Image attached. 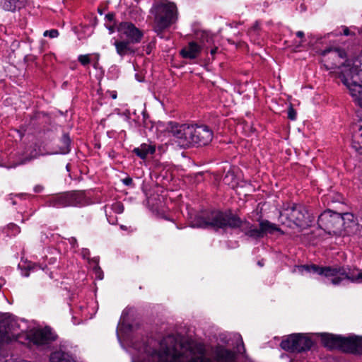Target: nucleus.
Returning a JSON list of instances; mask_svg holds the SVG:
<instances>
[{
	"label": "nucleus",
	"instance_id": "c9c22d12",
	"mask_svg": "<svg viewBox=\"0 0 362 362\" xmlns=\"http://www.w3.org/2000/svg\"><path fill=\"white\" fill-rule=\"evenodd\" d=\"M115 18V13L113 12H110L105 15V19L110 23L112 22L113 23H115V22H116Z\"/></svg>",
	"mask_w": 362,
	"mask_h": 362
},
{
	"label": "nucleus",
	"instance_id": "20e7f679",
	"mask_svg": "<svg viewBox=\"0 0 362 362\" xmlns=\"http://www.w3.org/2000/svg\"><path fill=\"white\" fill-rule=\"evenodd\" d=\"M153 30L157 36L164 38V32L177 20V7L173 3H159L154 7Z\"/></svg>",
	"mask_w": 362,
	"mask_h": 362
},
{
	"label": "nucleus",
	"instance_id": "2eb2a0df",
	"mask_svg": "<svg viewBox=\"0 0 362 362\" xmlns=\"http://www.w3.org/2000/svg\"><path fill=\"white\" fill-rule=\"evenodd\" d=\"M57 338L58 335L49 326L31 331L26 337L30 343L37 347L49 346L55 341Z\"/></svg>",
	"mask_w": 362,
	"mask_h": 362
},
{
	"label": "nucleus",
	"instance_id": "c756f323",
	"mask_svg": "<svg viewBox=\"0 0 362 362\" xmlns=\"http://www.w3.org/2000/svg\"><path fill=\"white\" fill-rule=\"evenodd\" d=\"M124 209V205L122 204V203H121L119 202H115V204H112V210L116 214H119L123 213Z\"/></svg>",
	"mask_w": 362,
	"mask_h": 362
},
{
	"label": "nucleus",
	"instance_id": "9d476101",
	"mask_svg": "<svg viewBox=\"0 0 362 362\" xmlns=\"http://www.w3.org/2000/svg\"><path fill=\"white\" fill-rule=\"evenodd\" d=\"M201 354V356H192L187 362H211L210 358L204 356V350ZM151 357H156L158 362H182L181 358L184 357V353L178 350L175 345L166 346L160 350H154Z\"/></svg>",
	"mask_w": 362,
	"mask_h": 362
},
{
	"label": "nucleus",
	"instance_id": "72a5a7b5",
	"mask_svg": "<svg viewBox=\"0 0 362 362\" xmlns=\"http://www.w3.org/2000/svg\"><path fill=\"white\" fill-rule=\"evenodd\" d=\"M354 100L358 104L359 106L362 107V90L356 95H351Z\"/></svg>",
	"mask_w": 362,
	"mask_h": 362
},
{
	"label": "nucleus",
	"instance_id": "7ed1b4c3",
	"mask_svg": "<svg viewBox=\"0 0 362 362\" xmlns=\"http://www.w3.org/2000/svg\"><path fill=\"white\" fill-rule=\"evenodd\" d=\"M240 221L236 218V214L230 210L226 211H211L203 216H197L194 225L198 228L218 229H237Z\"/></svg>",
	"mask_w": 362,
	"mask_h": 362
},
{
	"label": "nucleus",
	"instance_id": "bb28decb",
	"mask_svg": "<svg viewBox=\"0 0 362 362\" xmlns=\"http://www.w3.org/2000/svg\"><path fill=\"white\" fill-rule=\"evenodd\" d=\"M78 61L81 65L86 66L90 63V58L89 54H81L78 57Z\"/></svg>",
	"mask_w": 362,
	"mask_h": 362
},
{
	"label": "nucleus",
	"instance_id": "f8f14e48",
	"mask_svg": "<svg viewBox=\"0 0 362 362\" xmlns=\"http://www.w3.org/2000/svg\"><path fill=\"white\" fill-rule=\"evenodd\" d=\"M354 267L349 265L323 266L321 276L330 280L332 284L338 286L346 279L354 283Z\"/></svg>",
	"mask_w": 362,
	"mask_h": 362
},
{
	"label": "nucleus",
	"instance_id": "e433bc0d",
	"mask_svg": "<svg viewBox=\"0 0 362 362\" xmlns=\"http://www.w3.org/2000/svg\"><path fill=\"white\" fill-rule=\"evenodd\" d=\"M9 228L13 230L14 235L18 234L21 232L20 227L14 223L10 224Z\"/></svg>",
	"mask_w": 362,
	"mask_h": 362
},
{
	"label": "nucleus",
	"instance_id": "39448f33",
	"mask_svg": "<svg viewBox=\"0 0 362 362\" xmlns=\"http://www.w3.org/2000/svg\"><path fill=\"white\" fill-rule=\"evenodd\" d=\"M336 74L337 78L347 87L351 95L362 91L361 61H355L352 66L343 64V69Z\"/></svg>",
	"mask_w": 362,
	"mask_h": 362
},
{
	"label": "nucleus",
	"instance_id": "2f4dec72",
	"mask_svg": "<svg viewBox=\"0 0 362 362\" xmlns=\"http://www.w3.org/2000/svg\"><path fill=\"white\" fill-rule=\"evenodd\" d=\"M354 282H362V272L354 267Z\"/></svg>",
	"mask_w": 362,
	"mask_h": 362
},
{
	"label": "nucleus",
	"instance_id": "dca6fc26",
	"mask_svg": "<svg viewBox=\"0 0 362 362\" xmlns=\"http://www.w3.org/2000/svg\"><path fill=\"white\" fill-rule=\"evenodd\" d=\"M49 362H77V361L76 356L66 351L65 345L61 343L59 349L51 353Z\"/></svg>",
	"mask_w": 362,
	"mask_h": 362
},
{
	"label": "nucleus",
	"instance_id": "473e14b6",
	"mask_svg": "<svg viewBox=\"0 0 362 362\" xmlns=\"http://www.w3.org/2000/svg\"><path fill=\"white\" fill-rule=\"evenodd\" d=\"M121 181L123 183V185H124L125 186L130 187L132 188L135 187V185L133 182V180L129 176H127V177L122 179Z\"/></svg>",
	"mask_w": 362,
	"mask_h": 362
},
{
	"label": "nucleus",
	"instance_id": "cd10ccee",
	"mask_svg": "<svg viewBox=\"0 0 362 362\" xmlns=\"http://www.w3.org/2000/svg\"><path fill=\"white\" fill-rule=\"evenodd\" d=\"M356 127L358 128V130L355 131L354 134V138L356 139H361L362 138V119H360L356 124Z\"/></svg>",
	"mask_w": 362,
	"mask_h": 362
},
{
	"label": "nucleus",
	"instance_id": "6ab92c4d",
	"mask_svg": "<svg viewBox=\"0 0 362 362\" xmlns=\"http://www.w3.org/2000/svg\"><path fill=\"white\" fill-rule=\"evenodd\" d=\"M155 152V146L146 143L141 144L139 147L132 150V153L142 160H146L148 155H153Z\"/></svg>",
	"mask_w": 362,
	"mask_h": 362
},
{
	"label": "nucleus",
	"instance_id": "b1692460",
	"mask_svg": "<svg viewBox=\"0 0 362 362\" xmlns=\"http://www.w3.org/2000/svg\"><path fill=\"white\" fill-rule=\"evenodd\" d=\"M301 267L308 272L317 274L321 276L323 266L311 264L302 265Z\"/></svg>",
	"mask_w": 362,
	"mask_h": 362
},
{
	"label": "nucleus",
	"instance_id": "423d86ee",
	"mask_svg": "<svg viewBox=\"0 0 362 362\" xmlns=\"http://www.w3.org/2000/svg\"><path fill=\"white\" fill-rule=\"evenodd\" d=\"M86 204V197L83 191L71 190L49 197L46 204L50 207H82Z\"/></svg>",
	"mask_w": 362,
	"mask_h": 362
},
{
	"label": "nucleus",
	"instance_id": "9b49d317",
	"mask_svg": "<svg viewBox=\"0 0 362 362\" xmlns=\"http://www.w3.org/2000/svg\"><path fill=\"white\" fill-rule=\"evenodd\" d=\"M313 344V339L307 334L294 333L284 339L280 346L290 353H302L310 350Z\"/></svg>",
	"mask_w": 362,
	"mask_h": 362
},
{
	"label": "nucleus",
	"instance_id": "aec40b11",
	"mask_svg": "<svg viewBox=\"0 0 362 362\" xmlns=\"http://www.w3.org/2000/svg\"><path fill=\"white\" fill-rule=\"evenodd\" d=\"M216 358L218 362H234L236 360V354L230 349L220 347L216 351Z\"/></svg>",
	"mask_w": 362,
	"mask_h": 362
},
{
	"label": "nucleus",
	"instance_id": "a18cd8bd",
	"mask_svg": "<svg viewBox=\"0 0 362 362\" xmlns=\"http://www.w3.org/2000/svg\"><path fill=\"white\" fill-rule=\"evenodd\" d=\"M98 12L100 14H103V11H102L100 8H98Z\"/></svg>",
	"mask_w": 362,
	"mask_h": 362
},
{
	"label": "nucleus",
	"instance_id": "4be33fe9",
	"mask_svg": "<svg viewBox=\"0 0 362 362\" xmlns=\"http://www.w3.org/2000/svg\"><path fill=\"white\" fill-rule=\"evenodd\" d=\"M47 114L44 112H35L30 116L29 124L33 127H37L44 122Z\"/></svg>",
	"mask_w": 362,
	"mask_h": 362
},
{
	"label": "nucleus",
	"instance_id": "c85d7f7f",
	"mask_svg": "<svg viewBox=\"0 0 362 362\" xmlns=\"http://www.w3.org/2000/svg\"><path fill=\"white\" fill-rule=\"evenodd\" d=\"M59 35V33L58 30L57 29H51L45 30L43 33V35L45 37H49L50 38H54L58 37Z\"/></svg>",
	"mask_w": 362,
	"mask_h": 362
},
{
	"label": "nucleus",
	"instance_id": "a878e982",
	"mask_svg": "<svg viewBox=\"0 0 362 362\" xmlns=\"http://www.w3.org/2000/svg\"><path fill=\"white\" fill-rule=\"evenodd\" d=\"M352 147L360 154H362V138H352Z\"/></svg>",
	"mask_w": 362,
	"mask_h": 362
},
{
	"label": "nucleus",
	"instance_id": "f03ea898",
	"mask_svg": "<svg viewBox=\"0 0 362 362\" xmlns=\"http://www.w3.org/2000/svg\"><path fill=\"white\" fill-rule=\"evenodd\" d=\"M320 337L322 344L329 350H338L346 354L362 356V336L321 333Z\"/></svg>",
	"mask_w": 362,
	"mask_h": 362
},
{
	"label": "nucleus",
	"instance_id": "f257e3e1",
	"mask_svg": "<svg viewBox=\"0 0 362 362\" xmlns=\"http://www.w3.org/2000/svg\"><path fill=\"white\" fill-rule=\"evenodd\" d=\"M117 31L119 37L113 42L116 53L122 58L126 55H134L136 52L134 45L141 42L144 31L130 21L120 22L117 26Z\"/></svg>",
	"mask_w": 362,
	"mask_h": 362
},
{
	"label": "nucleus",
	"instance_id": "f704fd0d",
	"mask_svg": "<svg viewBox=\"0 0 362 362\" xmlns=\"http://www.w3.org/2000/svg\"><path fill=\"white\" fill-rule=\"evenodd\" d=\"M341 28H342L343 32L340 33H339L340 35L343 34L344 35H346V36L355 35V33L354 32L351 31L350 29L346 26H344V25L341 26Z\"/></svg>",
	"mask_w": 362,
	"mask_h": 362
},
{
	"label": "nucleus",
	"instance_id": "ddd939ff",
	"mask_svg": "<svg viewBox=\"0 0 362 362\" xmlns=\"http://www.w3.org/2000/svg\"><path fill=\"white\" fill-rule=\"evenodd\" d=\"M166 131L173 136L175 141L183 148L190 147L191 124H179L170 121L167 123Z\"/></svg>",
	"mask_w": 362,
	"mask_h": 362
},
{
	"label": "nucleus",
	"instance_id": "f3484780",
	"mask_svg": "<svg viewBox=\"0 0 362 362\" xmlns=\"http://www.w3.org/2000/svg\"><path fill=\"white\" fill-rule=\"evenodd\" d=\"M201 51V46L197 42L192 41L180 50V54L184 59H194L199 56Z\"/></svg>",
	"mask_w": 362,
	"mask_h": 362
},
{
	"label": "nucleus",
	"instance_id": "412c9836",
	"mask_svg": "<svg viewBox=\"0 0 362 362\" xmlns=\"http://www.w3.org/2000/svg\"><path fill=\"white\" fill-rule=\"evenodd\" d=\"M57 152L61 154H67L71 151V140L69 133L64 132L59 141Z\"/></svg>",
	"mask_w": 362,
	"mask_h": 362
},
{
	"label": "nucleus",
	"instance_id": "5701e85b",
	"mask_svg": "<svg viewBox=\"0 0 362 362\" xmlns=\"http://www.w3.org/2000/svg\"><path fill=\"white\" fill-rule=\"evenodd\" d=\"M332 53L334 57H338L340 59L346 57V53L344 49L341 48L328 47L322 51L321 55L326 56L328 53Z\"/></svg>",
	"mask_w": 362,
	"mask_h": 362
},
{
	"label": "nucleus",
	"instance_id": "de8ad7c7",
	"mask_svg": "<svg viewBox=\"0 0 362 362\" xmlns=\"http://www.w3.org/2000/svg\"><path fill=\"white\" fill-rule=\"evenodd\" d=\"M25 276H29V273L28 272L25 273Z\"/></svg>",
	"mask_w": 362,
	"mask_h": 362
},
{
	"label": "nucleus",
	"instance_id": "58836bf2",
	"mask_svg": "<svg viewBox=\"0 0 362 362\" xmlns=\"http://www.w3.org/2000/svg\"><path fill=\"white\" fill-rule=\"evenodd\" d=\"M259 29V23L257 22H256L253 26L250 28V33H255L256 31H257Z\"/></svg>",
	"mask_w": 362,
	"mask_h": 362
},
{
	"label": "nucleus",
	"instance_id": "37998d69",
	"mask_svg": "<svg viewBox=\"0 0 362 362\" xmlns=\"http://www.w3.org/2000/svg\"><path fill=\"white\" fill-rule=\"evenodd\" d=\"M296 36L299 38L303 39L305 37V33L304 32L299 30L296 33Z\"/></svg>",
	"mask_w": 362,
	"mask_h": 362
},
{
	"label": "nucleus",
	"instance_id": "1a4fd4ad",
	"mask_svg": "<svg viewBox=\"0 0 362 362\" xmlns=\"http://www.w3.org/2000/svg\"><path fill=\"white\" fill-rule=\"evenodd\" d=\"M317 226L329 235H339L341 231L348 230L346 223H344L341 214L327 209L318 216Z\"/></svg>",
	"mask_w": 362,
	"mask_h": 362
},
{
	"label": "nucleus",
	"instance_id": "393cba45",
	"mask_svg": "<svg viewBox=\"0 0 362 362\" xmlns=\"http://www.w3.org/2000/svg\"><path fill=\"white\" fill-rule=\"evenodd\" d=\"M341 218H343L344 223H346V226H349L348 228H351L352 226H356L355 221H354V215L352 214L345 213L341 214Z\"/></svg>",
	"mask_w": 362,
	"mask_h": 362
},
{
	"label": "nucleus",
	"instance_id": "ea45409f",
	"mask_svg": "<svg viewBox=\"0 0 362 362\" xmlns=\"http://www.w3.org/2000/svg\"><path fill=\"white\" fill-rule=\"evenodd\" d=\"M241 346L242 349H243V352L242 354L243 353H245L246 351V349H245V344H244V342H243V340L242 339V337H240V344H237V348L239 349V346Z\"/></svg>",
	"mask_w": 362,
	"mask_h": 362
},
{
	"label": "nucleus",
	"instance_id": "a19ab883",
	"mask_svg": "<svg viewBox=\"0 0 362 362\" xmlns=\"http://www.w3.org/2000/svg\"><path fill=\"white\" fill-rule=\"evenodd\" d=\"M117 25L116 24V22H115V23H113V25L108 26L107 29L109 30L110 33H112L115 30H117Z\"/></svg>",
	"mask_w": 362,
	"mask_h": 362
},
{
	"label": "nucleus",
	"instance_id": "a211bd4d",
	"mask_svg": "<svg viewBox=\"0 0 362 362\" xmlns=\"http://www.w3.org/2000/svg\"><path fill=\"white\" fill-rule=\"evenodd\" d=\"M28 0H0V6L6 11L16 12L24 8Z\"/></svg>",
	"mask_w": 362,
	"mask_h": 362
},
{
	"label": "nucleus",
	"instance_id": "49530a36",
	"mask_svg": "<svg viewBox=\"0 0 362 362\" xmlns=\"http://www.w3.org/2000/svg\"><path fill=\"white\" fill-rule=\"evenodd\" d=\"M112 98L113 99H115V98H117V93L113 94V95H112Z\"/></svg>",
	"mask_w": 362,
	"mask_h": 362
},
{
	"label": "nucleus",
	"instance_id": "c03bdc74",
	"mask_svg": "<svg viewBox=\"0 0 362 362\" xmlns=\"http://www.w3.org/2000/svg\"><path fill=\"white\" fill-rule=\"evenodd\" d=\"M70 243L71 245H74V243H76V239L75 238H72L71 240H70Z\"/></svg>",
	"mask_w": 362,
	"mask_h": 362
},
{
	"label": "nucleus",
	"instance_id": "6e6552de",
	"mask_svg": "<svg viewBox=\"0 0 362 362\" xmlns=\"http://www.w3.org/2000/svg\"><path fill=\"white\" fill-rule=\"evenodd\" d=\"M281 215L285 216L289 222L293 223L296 227L303 229L310 227L315 218L305 206L295 203L288 204L287 207L284 208Z\"/></svg>",
	"mask_w": 362,
	"mask_h": 362
},
{
	"label": "nucleus",
	"instance_id": "0eeeda50",
	"mask_svg": "<svg viewBox=\"0 0 362 362\" xmlns=\"http://www.w3.org/2000/svg\"><path fill=\"white\" fill-rule=\"evenodd\" d=\"M236 218L240 221L237 229L249 238L257 240L264 238L267 234H274L275 232H279L281 235L284 234V232L276 224L267 219L259 220V228H253V224L250 221L241 219L237 214Z\"/></svg>",
	"mask_w": 362,
	"mask_h": 362
},
{
	"label": "nucleus",
	"instance_id": "79ce46f5",
	"mask_svg": "<svg viewBox=\"0 0 362 362\" xmlns=\"http://www.w3.org/2000/svg\"><path fill=\"white\" fill-rule=\"evenodd\" d=\"M217 51H218V47H214L212 49H211L209 52H210V54H211V55L212 57V59H214V56L217 53Z\"/></svg>",
	"mask_w": 362,
	"mask_h": 362
},
{
	"label": "nucleus",
	"instance_id": "7c9ffc66",
	"mask_svg": "<svg viewBox=\"0 0 362 362\" xmlns=\"http://www.w3.org/2000/svg\"><path fill=\"white\" fill-rule=\"evenodd\" d=\"M297 116L296 110L293 108V107L291 105L288 109V118L290 120H296Z\"/></svg>",
	"mask_w": 362,
	"mask_h": 362
},
{
	"label": "nucleus",
	"instance_id": "4c0bfd02",
	"mask_svg": "<svg viewBox=\"0 0 362 362\" xmlns=\"http://www.w3.org/2000/svg\"><path fill=\"white\" fill-rule=\"evenodd\" d=\"M43 190H44V187L41 185H37L33 188V191L35 193H40Z\"/></svg>",
	"mask_w": 362,
	"mask_h": 362
},
{
	"label": "nucleus",
	"instance_id": "4468645a",
	"mask_svg": "<svg viewBox=\"0 0 362 362\" xmlns=\"http://www.w3.org/2000/svg\"><path fill=\"white\" fill-rule=\"evenodd\" d=\"M190 147L209 145L214 137L212 129L206 124H191Z\"/></svg>",
	"mask_w": 362,
	"mask_h": 362
}]
</instances>
